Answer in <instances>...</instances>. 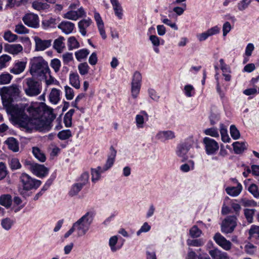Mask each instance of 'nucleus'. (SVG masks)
<instances>
[{"label":"nucleus","instance_id":"nucleus-1","mask_svg":"<svg viewBox=\"0 0 259 259\" xmlns=\"http://www.w3.org/2000/svg\"><path fill=\"white\" fill-rule=\"evenodd\" d=\"M26 110L29 116L22 112L17 118V122L20 127L27 133H31L34 129L45 132L50 131L51 123L56 118L52 109L44 112L43 106L35 104L30 106Z\"/></svg>","mask_w":259,"mask_h":259},{"label":"nucleus","instance_id":"nucleus-2","mask_svg":"<svg viewBox=\"0 0 259 259\" xmlns=\"http://www.w3.org/2000/svg\"><path fill=\"white\" fill-rule=\"evenodd\" d=\"M30 73L32 77L40 79L46 78L50 72L48 64L41 57H34L30 61Z\"/></svg>","mask_w":259,"mask_h":259},{"label":"nucleus","instance_id":"nucleus-3","mask_svg":"<svg viewBox=\"0 0 259 259\" xmlns=\"http://www.w3.org/2000/svg\"><path fill=\"white\" fill-rule=\"evenodd\" d=\"M20 91L17 84L0 88V96L3 105L9 107L14 101L20 98Z\"/></svg>","mask_w":259,"mask_h":259},{"label":"nucleus","instance_id":"nucleus-4","mask_svg":"<svg viewBox=\"0 0 259 259\" xmlns=\"http://www.w3.org/2000/svg\"><path fill=\"white\" fill-rule=\"evenodd\" d=\"M19 192L21 195L24 196L27 191L31 190H36L41 184V181L32 178L26 173L21 174L19 178Z\"/></svg>","mask_w":259,"mask_h":259},{"label":"nucleus","instance_id":"nucleus-5","mask_svg":"<svg viewBox=\"0 0 259 259\" xmlns=\"http://www.w3.org/2000/svg\"><path fill=\"white\" fill-rule=\"evenodd\" d=\"M30 77L26 78L24 81V92L29 97H34L40 94L42 90L41 79Z\"/></svg>","mask_w":259,"mask_h":259},{"label":"nucleus","instance_id":"nucleus-6","mask_svg":"<svg viewBox=\"0 0 259 259\" xmlns=\"http://www.w3.org/2000/svg\"><path fill=\"white\" fill-rule=\"evenodd\" d=\"M93 220V213L91 212H88L73 224L74 228L77 232L78 236H82L87 233Z\"/></svg>","mask_w":259,"mask_h":259},{"label":"nucleus","instance_id":"nucleus-7","mask_svg":"<svg viewBox=\"0 0 259 259\" xmlns=\"http://www.w3.org/2000/svg\"><path fill=\"white\" fill-rule=\"evenodd\" d=\"M220 67L222 71V74L221 75L219 71V67L215 66L214 68L216 71L215 74V78L217 81V91L220 96L222 99L225 98V94L222 93V87H224V89H226V87H224V82L227 81V68H226V64L224 60L223 59H221L219 61Z\"/></svg>","mask_w":259,"mask_h":259},{"label":"nucleus","instance_id":"nucleus-8","mask_svg":"<svg viewBox=\"0 0 259 259\" xmlns=\"http://www.w3.org/2000/svg\"><path fill=\"white\" fill-rule=\"evenodd\" d=\"M24 165L33 174L40 178L46 177L49 173V168L45 166L44 165L37 163L31 160H25Z\"/></svg>","mask_w":259,"mask_h":259},{"label":"nucleus","instance_id":"nucleus-9","mask_svg":"<svg viewBox=\"0 0 259 259\" xmlns=\"http://www.w3.org/2000/svg\"><path fill=\"white\" fill-rule=\"evenodd\" d=\"M142 75L139 72L136 71L133 77L132 82V96L133 98L136 99L140 91L141 86Z\"/></svg>","mask_w":259,"mask_h":259},{"label":"nucleus","instance_id":"nucleus-10","mask_svg":"<svg viewBox=\"0 0 259 259\" xmlns=\"http://www.w3.org/2000/svg\"><path fill=\"white\" fill-rule=\"evenodd\" d=\"M205 150L207 155H212L219 150L218 143L213 139L209 137H205L203 140Z\"/></svg>","mask_w":259,"mask_h":259},{"label":"nucleus","instance_id":"nucleus-11","mask_svg":"<svg viewBox=\"0 0 259 259\" xmlns=\"http://www.w3.org/2000/svg\"><path fill=\"white\" fill-rule=\"evenodd\" d=\"M25 25L28 27L36 28L39 26V19L37 15L33 13L25 14L22 18Z\"/></svg>","mask_w":259,"mask_h":259},{"label":"nucleus","instance_id":"nucleus-12","mask_svg":"<svg viewBox=\"0 0 259 259\" xmlns=\"http://www.w3.org/2000/svg\"><path fill=\"white\" fill-rule=\"evenodd\" d=\"M220 28L218 26L208 29L207 31L197 35V38L200 41L205 40L208 37L219 33L220 31Z\"/></svg>","mask_w":259,"mask_h":259},{"label":"nucleus","instance_id":"nucleus-13","mask_svg":"<svg viewBox=\"0 0 259 259\" xmlns=\"http://www.w3.org/2000/svg\"><path fill=\"white\" fill-rule=\"evenodd\" d=\"M116 150L112 146L110 147V152L108 155V158L104 166L102 167L103 171H106L110 168L113 165L116 156Z\"/></svg>","mask_w":259,"mask_h":259},{"label":"nucleus","instance_id":"nucleus-14","mask_svg":"<svg viewBox=\"0 0 259 259\" xmlns=\"http://www.w3.org/2000/svg\"><path fill=\"white\" fill-rule=\"evenodd\" d=\"M175 138V133L170 130L159 131L156 135V138L162 142L172 140Z\"/></svg>","mask_w":259,"mask_h":259},{"label":"nucleus","instance_id":"nucleus-15","mask_svg":"<svg viewBox=\"0 0 259 259\" xmlns=\"http://www.w3.org/2000/svg\"><path fill=\"white\" fill-rule=\"evenodd\" d=\"M34 39L35 44V50L37 51H44L50 47L51 45V40H42L38 36H35Z\"/></svg>","mask_w":259,"mask_h":259},{"label":"nucleus","instance_id":"nucleus-16","mask_svg":"<svg viewBox=\"0 0 259 259\" xmlns=\"http://www.w3.org/2000/svg\"><path fill=\"white\" fill-rule=\"evenodd\" d=\"M191 148V145L187 143H183L178 145L177 148V155L183 159H186L185 156Z\"/></svg>","mask_w":259,"mask_h":259},{"label":"nucleus","instance_id":"nucleus-17","mask_svg":"<svg viewBox=\"0 0 259 259\" xmlns=\"http://www.w3.org/2000/svg\"><path fill=\"white\" fill-rule=\"evenodd\" d=\"M4 50L5 52L12 54H18L23 50V47L20 44H6Z\"/></svg>","mask_w":259,"mask_h":259},{"label":"nucleus","instance_id":"nucleus-18","mask_svg":"<svg viewBox=\"0 0 259 259\" xmlns=\"http://www.w3.org/2000/svg\"><path fill=\"white\" fill-rule=\"evenodd\" d=\"M58 27L62 30L64 33L68 34L72 32L74 28V24L71 22L62 21L59 24Z\"/></svg>","mask_w":259,"mask_h":259},{"label":"nucleus","instance_id":"nucleus-19","mask_svg":"<svg viewBox=\"0 0 259 259\" xmlns=\"http://www.w3.org/2000/svg\"><path fill=\"white\" fill-rule=\"evenodd\" d=\"M112 5L115 15L119 19H121L123 16V10L118 0H110Z\"/></svg>","mask_w":259,"mask_h":259},{"label":"nucleus","instance_id":"nucleus-20","mask_svg":"<svg viewBox=\"0 0 259 259\" xmlns=\"http://www.w3.org/2000/svg\"><path fill=\"white\" fill-rule=\"evenodd\" d=\"M242 189V186L241 183H237V185L228 187V195L233 197H236L241 193Z\"/></svg>","mask_w":259,"mask_h":259},{"label":"nucleus","instance_id":"nucleus-21","mask_svg":"<svg viewBox=\"0 0 259 259\" xmlns=\"http://www.w3.org/2000/svg\"><path fill=\"white\" fill-rule=\"evenodd\" d=\"M5 143L8 145L9 149L13 152H16L19 151V143L15 138L10 137L8 138L5 141Z\"/></svg>","mask_w":259,"mask_h":259},{"label":"nucleus","instance_id":"nucleus-22","mask_svg":"<svg viewBox=\"0 0 259 259\" xmlns=\"http://www.w3.org/2000/svg\"><path fill=\"white\" fill-rule=\"evenodd\" d=\"M26 67V62L18 61L16 62L14 67L10 69V72L15 74H19L22 73Z\"/></svg>","mask_w":259,"mask_h":259},{"label":"nucleus","instance_id":"nucleus-23","mask_svg":"<svg viewBox=\"0 0 259 259\" xmlns=\"http://www.w3.org/2000/svg\"><path fill=\"white\" fill-rule=\"evenodd\" d=\"M248 239L252 241L253 239H259V226L251 225L248 230Z\"/></svg>","mask_w":259,"mask_h":259},{"label":"nucleus","instance_id":"nucleus-24","mask_svg":"<svg viewBox=\"0 0 259 259\" xmlns=\"http://www.w3.org/2000/svg\"><path fill=\"white\" fill-rule=\"evenodd\" d=\"M237 218L236 215L228 216V233L232 232L237 225Z\"/></svg>","mask_w":259,"mask_h":259},{"label":"nucleus","instance_id":"nucleus-25","mask_svg":"<svg viewBox=\"0 0 259 259\" xmlns=\"http://www.w3.org/2000/svg\"><path fill=\"white\" fill-rule=\"evenodd\" d=\"M60 90L56 88L52 89L49 95L50 102L54 104H57L60 99Z\"/></svg>","mask_w":259,"mask_h":259},{"label":"nucleus","instance_id":"nucleus-26","mask_svg":"<svg viewBox=\"0 0 259 259\" xmlns=\"http://www.w3.org/2000/svg\"><path fill=\"white\" fill-rule=\"evenodd\" d=\"M32 153L34 156L40 162H44L46 161L45 154L38 147H33L32 148Z\"/></svg>","mask_w":259,"mask_h":259},{"label":"nucleus","instance_id":"nucleus-27","mask_svg":"<svg viewBox=\"0 0 259 259\" xmlns=\"http://www.w3.org/2000/svg\"><path fill=\"white\" fill-rule=\"evenodd\" d=\"M91 22L92 21L90 19H83L78 22L79 32L82 35L85 36L86 35L87 32L85 29L90 25Z\"/></svg>","mask_w":259,"mask_h":259},{"label":"nucleus","instance_id":"nucleus-28","mask_svg":"<svg viewBox=\"0 0 259 259\" xmlns=\"http://www.w3.org/2000/svg\"><path fill=\"white\" fill-rule=\"evenodd\" d=\"M213 239L218 245L227 250V240L220 233H217L214 236Z\"/></svg>","mask_w":259,"mask_h":259},{"label":"nucleus","instance_id":"nucleus-29","mask_svg":"<svg viewBox=\"0 0 259 259\" xmlns=\"http://www.w3.org/2000/svg\"><path fill=\"white\" fill-rule=\"evenodd\" d=\"M105 171H103V168L101 166H98L96 168H92V181L93 182H96L98 181L101 177V174Z\"/></svg>","mask_w":259,"mask_h":259},{"label":"nucleus","instance_id":"nucleus-30","mask_svg":"<svg viewBox=\"0 0 259 259\" xmlns=\"http://www.w3.org/2000/svg\"><path fill=\"white\" fill-rule=\"evenodd\" d=\"M209 253L213 259H227L226 253L222 252L218 249L210 250Z\"/></svg>","mask_w":259,"mask_h":259},{"label":"nucleus","instance_id":"nucleus-31","mask_svg":"<svg viewBox=\"0 0 259 259\" xmlns=\"http://www.w3.org/2000/svg\"><path fill=\"white\" fill-rule=\"evenodd\" d=\"M233 150L237 154L242 153L246 149V143L244 142H235L233 144Z\"/></svg>","mask_w":259,"mask_h":259},{"label":"nucleus","instance_id":"nucleus-32","mask_svg":"<svg viewBox=\"0 0 259 259\" xmlns=\"http://www.w3.org/2000/svg\"><path fill=\"white\" fill-rule=\"evenodd\" d=\"M90 54V51L87 49H82L76 51L75 53V57L78 61H81L82 60L87 58Z\"/></svg>","mask_w":259,"mask_h":259},{"label":"nucleus","instance_id":"nucleus-33","mask_svg":"<svg viewBox=\"0 0 259 259\" xmlns=\"http://www.w3.org/2000/svg\"><path fill=\"white\" fill-rule=\"evenodd\" d=\"M12 197L10 195H3L0 197V204L6 207L9 208L11 205Z\"/></svg>","mask_w":259,"mask_h":259},{"label":"nucleus","instance_id":"nucleus-34","mask_svg":"<svg viewBox=\"0 0 259 259\" xmlns=\"http://www.w3.org/2000/svg\"><path fill=\"white\" fill-rule=\"evenodd\" d=\"M69 81L70 84L75 88L78 89L80 88L79 76L77 73H71L69 76Z\"/></svg>","mask_w":259,"mask_h":259},{"label":"nucleus","instance_id":"nucleus-35","mask_svg":"<svg viewBox=\"0 0 259 259\" xmlns=\"http://www.w3.org/2000/svg\"><path fill=\"white\" fill-rule=\"evenodd\" d=\"M32 7L36 10L41 11L48 9L50 7V5L47 3L39 2L38 1H35L32 3Z\"/></svg>","mask_w":259,"mask_h":259},{"label":"nucleus","instance_id":"nucleus-36","mask_svg":"<svg viewBox=\"0 0 259 259\" xmlns=\"http://www.w3.org/2000/svg\"><path fill=\"white\" fill-rule=\"evenodd\" d=\"M64 38L63 36H60L57 39H55L54 42V48L57 50L58 53H60L63 49L64 48V44L63 41Z\"/></svg>","mask_w":259,"mask_h":259},{"label":"nucleus","instance_id":"nucleus-37","mask_svg":"<svg viewBox=\"0 0 259 259\" xmlns=\"http://www.w3.org/2000/svg\"><path fill=\"white\" fill-rule=\"evenodd\" d=\"M83 186L79 183L74 184L71 187V189L69 192V196L72 197L75 196L78 194L81 191Z\"/></svg>","mask_w":259,"mask_h":259},{"label":"nucleus","instance_id":"nucleus-38","mask_svg":"<svg viewBox=\"0 0 259 259\" xmlns=\"http://www.w3.org/2000/svg\"><path fill=\"white\" fill-rule=\"evenodd\" d=\"M67 45L69 50H72L79 47V44L74 36L69 37Z\"/></svg>","mask_w":259,"mask_h":259},{"label":"nucleus","instance_id":"nucleus-39","mask_svg":"<svg viewBox=\"0 0 259 259\" xmlns=\"http://www.w3.org/2000/svg\"><path fill=\"white\" fill-rule=\"evenodd\" d=\"M117 241H118V238H117V236H113L109 239V245L110 247L111 251L113 252L119 250L121 247V246H115V245L117 243Z\"/></svg>","mask_w":259,"mask_h":259},{"label":"nucleus","instance_id":"nucleus-40","mask_svg":"<svg viewBox=\"0 0 259 259\" xmlns=\"http://www.w3.org/2000/svg\"><path fill=\"white\" fill-rule=\"evenodd\" d=\"M230 134L234 140H238L240 138L241 135L236 126L232 124L230 126Z\"/></svg>","mask_w":259,"mask_h":259},{"label":"nucleus","instance_id":"nucleus-41","mask_svg":"<svg viewBox=\"0 0 259 259\" xmlns=\"http://www.w3.org/2000/svg\"><path fill=\"white\" fill-rule=\"evenodd\" d=\"M230 209L228 207V214L232 212V209H233V212L235 213V215L237 217L239 215V212L241 208L239 204L232 201L230 202Z\"/></svg>","mask_w":259,"mask_h":259},{"label":"nucleus","instance_id":"nucleus-42","mask_svg":"<svg viewBox=\"0 0 259 259\" xmlns=\"http://www.w3.org/2000/svg\"><path fill=\"white\" fill-rule=\"evenodd\" d=\"M3 37L5 40L11 42L15 41L18 38V36L11 31L8 30L5 32Z\"/></svg>","mask_w":259,"mask_h":259},{"label":"nucleus","instance_id":"nucleus-43","mask_svg":"<svg viewBox=\"0 0 259 259\" xmlns=\"http://www.w3.org/2000/svg\"><path fill=\"white\" fill-rule=\"evenodd\" d=\"M255 211L256 210L255 209H244V213L247 222L249 223H252L253 216Z\"/></svg>","mask_w":259,"mask_h":259},{"label":"nucleus","instance_id":"nucleus-44","mask_svg":"<svg viewBox=\"0 0 259 259\" xmlns=\"http://www.w3.org/2000/svg\"><path fill=\"white\" fill-rule=\"evenodd\" d=\"M14 224L13 221L10 218H7L1 221V225L3 229L8 231L9 230Z\"/></svg>","mask_w":259,"mask_h":259},{"label":"nucleus","instance_id":"nucleus-45","mask_svg":"<svg viewBox=\"0 0 259 259\" xmlns=\"http://www.w3.org/2000/svg\"><path fill=\"white\" fill-rule=\"evenodd\" d=\"M189 234L192 238H198L201 236L202 231L196 225H194L190 229Z\"/></svg>","mask_w":259,"mask_h":259},{"label":"nucleus","instance_id":"nucleus-46","mask_svg":"<svg viewBox=\"0 0 259 259\" xmlns=\"http://www.w3.org/2000/svg\"><path fill=\"white\" fill-rule=\"evenodd\" d=\"M9 164L11 169L13 170L19 169L21 167V164L19 160L16 158H13L10 159L9 161Z\"/></svg>","mask_w":259,"mask_h":259},{"label":"nucleus","instance_id":"nucleus-47","mask_svg":"<svg viewBox=\"0 0 259 259\" xmlns=\"http://www.w3.org/2000/svg\"><path fill=\"white\" fill-rule=\"evenodd\" d=\"M13 76L9 73H2L0 75V84H8L10 82Z\"/></svg>","mask_w":259,"mask_h":259},{"label":"nucleus","instance_id":"nucleus-48","mask_svg":"<svg viewBox=\"0 0 259 259\" xmlns=\"http://www.w3.org/2000/svg\"><path fill=\"white\" fill-rule=\"evenodd\" d=\"M71 136V132L69 130H62L58 134V138L61 140H67Z\"/></svg>","mask_w":259,"mask_h":259},{"label":"nucleus","instance_id":"nucleus-49","mask_svg":"<svg viewBox=\"0 0 259 259\" xmlns=\"http://www.w3.org/2000/svg\"><path fill=\"white\" fill-rule=\"evenodd\" d=\"M248 191L254 197L256 198H259V190L258 186L255 184H251L247 189Z\"/></svg>","mask_w":259,"mask_h":259},{"label":"nucleus","instance_id":"nucleus-50","mask_svg":"<svg viewBox=\"0 0 259 259\" xmlns=\"http://www.w3.org/2000/svg\"><path fill=\"white\" fill-rule=\"evenodd\" d=\"M28 0H8L7 7L13 8L19 7L24 3H27Z\"/></svg>","mask_w":259,"mask_h":259},{"label":"nucleus","instance_id":"nucleus-51","mask_svg":"<svg viewBox=\"0 0 259 259\" xmlns=\"http://www.w3.org/2000/svg\"><path fill=\"white\" fill-rule=\"evenodd\" d=\"M78 69L79 73L82 75H84L88 73L90 67L87 62H84L78 65Z\"/></svg>","mask_w":259,"mask_h":259},{"label":"nucleus","instance_id":"nucleus-52","mask_svg":"<svg viewBox=\"0 0 259 259\" xmlns=\"http://www.w3.org/2000/svg\"><path fill=\"white\" fill-rule=\"evenodd\" d=\"M56 19L51 17L49 19H46L42 21V24L45 28L48 27H54L56 24Z\"/></svg>","mask_w":259,"mask_h":259},{"label":"nucleus","instance_id":"nucleus-53","mask_svg":"<svg viewBox=\"0 0 259 259\" xmlns=\"http://www.w3.org/2000/svg\"><path fill=\"white\" fill-rule=\"evenodd\" d=\"M204 244V242L202 239H193L187 240V244L189 246L199 247L201 246Z\"/></svg>","mask_w":259,"mask_h":259},{"label":"nucleus","instance_id":"nucleus-54","mask_svg":"<svg viewBox=\"0 0 259 259\" xmlns=\"http://www.w3.org/2000/svg\"><path fill=\"white\" fill-rule=\"evenodd\" d=\"M184 94L187 97H191L195 94L194 88L191 84H187L184 87Z\"/></svg>","mask_w":259,"mask_h":259},{"label":"nucleus","instance_id":"nucleus-55","mask_svg":"<svg viewBox=\"0 0 259 259\" xmlns=\"http://www.w3.org/2000/svg\"><path fill=\"white\" fill-rule=\"evenodd\" d=\"M15 32L18 34H27L29 32V30L22 23H20L16 25Z\"/></svg>","mask_w":259,"mask_h":259},{"label":"nucleus","instance_id":"nucleus-56","mask_svg":"<svg viewBox=\"0 0 259 259\" xmlns=\"http://www.w3.org/2000/svg\"><path fill=\"white\" fill-rule=\"evenodd\" d=\"M204 133L206 135L210 136L213 137H218L219 134L217 128L211 127L206 128L204 131Z\"/></svg>","mask_w":259,"mask_h":259},{"label":"nucleus","instance_id":"nucleus-57","mask_svg":"<svg viewBox=\"0 0 259 259\" xmlns=\"http://www.w3.org/2000/svg\"><path fill=\"white\" fill-rule=\"evenodd\" d=\"M8 174L7 167L5 164L3 162H0V181L3 180Z\"/></svg>","mask_w":259,"mask_h":259},{"label":"nucleus","instance_id":"nucleus-58","mask_svg":"<svg viewBox=\"0 0 259 259\" xmlns=\"http://www.w3.org/2000/svg\"><path fill=\"white\" fill-rule=\"evenodd\" d=\"M256 248V246L250 243L245 245L244 247L245 252L250 255H252L254 253Z\"/></svg>","mask_w":259,"mask_h":259},{"label":"nucleus","instance_id":"nucleus-59","mask_svg":"<svg viewBox=\"0 0 259 259\" xmlns=\"http://www.w3.org/2000/svg\"><path fill=\"white\" fill-rule=\"evenodd\" d=\"M51 66L53 68L56 72H57L61 66V62L58 59H54L51 61Z\"/></svg>","mask_w":259,"mask_h":259},{"label":"nucleus","instance_id":"nucleus-60","mask_svg":"<svg viewBox=\"0 0 259 259\" xmlns=\"http://www.w3.org/2000/svg\"><path fill=\"white\" fill-rule=\"evenodd\" d=\"M89 172H84L82 174V175H81V176L79 178L80 182H79V183L81 184V185L82 186H84L89 182Z\"/></svg>","mask_w":259,"mask_h":259},{"label":"nucleus","instance_id":"nucleus-61","mask_svg":"<svg viewBox=\"0 0 259 259\" xmlns=\"http://www.w3.org/2000/svg\"><path fill=\"white\" fill-rule=\"evenodd\" d=\"M65 96L67 100H72L74 97L73 90L70 87L66 85L65 87Z\"/></svg>","mask_w":259,"mask_h":259},{"label":"nucleus","instance_id":"nucleus-62","mask_svg":"<svg viewBox=\"0 0 259 259\" xmlns=\"http://www.w3.org/2000/svg\"><path fill=\"white\" fill-rule=\"evenodd\" d=\"M220 131L221 135L222 140L224 143L227 142V128L226 125L223 124H220Z\"/></svg>","mask_w":259,"mask_h":259},{"label":"nucleus","instance_id":"nucleus-63","mask_svg":"<svg viewBox=\"0 0 259 259\" xmlns=\"http://www.w3.org/2000/svg\"><path fill=\"white\" fill-rule=\"evenodd\" d=\"M11 58L8 55H3L0 57V69L5 67L6 63L11 60Z\"/></svg>","mask_w":259,"mask_h":259},{"label":"nucleus","instance_id":"nucleus-64","mask_svg":"<svg viewBox=\"0 0 259 259\" xmlns=\"http://www.w3.org/2000/svg\"><path fill=\"white\" fill-rule=\"evenodd\" d=\"M252 0H242L238 4V8L240 11H243L246 9Z\"/></svg>","mask_w":259,"mask_h":259}]
</instances>
